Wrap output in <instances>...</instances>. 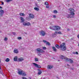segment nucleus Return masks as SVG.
<instances>
[{
	"label": "nucleus",
	"instance_id": "obj_6",
	"mask_svg": "<svg viewBox=\"0 0 79 79\" xmlns=\"http://www.w3.org/2000/svg\"><path fill=\"white\" fill-rule=\"evenodd\" d=\"M32 64H34V65L35 66V67H36V68H41V67L40 65L38 64L34 63H33Z\"/></svg>",
	"mask_w": 79,
	"mask_h": 79
},
{
	"label": "nucleus",
	"instance_id": "obj_51",
	"mask_svg": "<svg viewBox=\"0 0 79 79\" xmlns=\"http://www.w3.org/2000/svg\"><path fill=\"white\" fill-rule=\"evenodd\" d=\"M0 69H1V66L0 65Z\"/></svg>",
	"mask_w": 79,
	"mask_h": 79
},
{
	"label": "nucleus",
	"instance_id": "obj_7",
	"mask_svg": "<svg viewBox=\"0 0 79 79\" xmlns=\"http://www.w3.org/2000/svg\"><path fill=\"white\" fill-rule=\"evenodd\" d=\"M60 59H61V60H63V59H64L65 61H66V58H68L66 56H63V55H60Z\"/></svg>",
	"mask_w": 79,
	"mask_h": 79
},
{
	"label": "nucleus",
	"instance_id": "obj_30",
	"mask_svg": "<svg viewBox=\"0 0 79 79\" xmlns=\"http://www.w3.org/2000/svg\"><path fill=\"white\" fill-rule=\"evenodd\" d=\"M53 13H58V11H57V10H55L54 11Z\"/></svg>",
	"mask_w": 79,
	"mask_h": 79
},
{
	"label": "nucleus",
	"instance_id": "obj_27",
	"mask_svg": "<svg viewBox=\"0 0 79 79\" xmlns=\"http://www.w3.org/2000/svg\"><path fill=\"white\" fill-rule=\"evenodd\" d=\"M71 16L70 15L68 14L67 15V17L68 18H71Z\"/></svg>",
	"mask_w": 79,
	"mask_h": 79
},
{
	"label": "nucleus",
	"instance_id": "obj_38",
	"mask_svg": "<svg viewBox=\"0 0 79 79\" xmlns=\"http://www.w3.org/2000/svg\"><path fill=\"white\" fill-rule=\"evenodd\" d=\"M46 8H49V6H46Z\"/></svg>",
	"mask_w": 79,
	"mask_h": 79
},
{
	"label": "nucleus",
	"instance_id": "obj_2",
	"mask_svg": "<svg viewBox=\"0 0 79 79\" xmlns=\"http://www.w3.org/2000/svg\"><path fill=\"white\" fill-rule=\"evenodd\" d=\"M18 70L19 71L18 72V73L20 75H22V76H26V73L24 72H23L22 71H20V69H18Z\"/></svg>",
	"mask_w": 79,
	"mask_h": 79
},
{
	"label": "nucleus",
	"instance_id": "obj_12",
	"mask_svg": "<svg viewBox=\"0 0 79 79\" xmlns=\"http://www.w3.org/2000/svg\"><path fill=\"white\" fill-rule=\"evenodd\" d=\"M29 17L31 19V18H34V15L32 14H29Z\"/></svg>",
	"mask_w": 79,
	"mask_h": 79
},
{
	"label": "nucleus",
	"instance_id": "obj_26",
	"mask_svg": "<svg viewBox=\"0 0 79 79\" xmlns=\"http://www.w3.org/2000/svg\"><path fill=\"white\" fill-rule=\"evenodd\" d=\"M19 15L20 16H24V15H25L24 13H20Z\"/></svg>",
	"mask_w": 79,
	"mask_h": 79
},
{
	"label": "nucleus",
	"instance_id": "obj_1",
	"mask_svg": "<svg viewBox=\"0 0 79 79\" xmlns=\"http://www.w3.org/2000/svg\"><path fill=\"white\" fill-rule=\"evenodd\" d=\"M55 47L56 48L59 49L60 48L62 51H65L66 50V47L65 46V43H63L60 46L58 44H56Z\"/></svg>",
	"mask_w": 79,
	"mask_h": 79
},
{
	"label": "nucleus",
	"instance_id": "obj_29",
	"mask_svg": "<svg viewBox=\"0 0 79 79\" xmlns=\"http://www.w3.org/2000/svg\"><path fill=\"white\" fill-rule=\"evenodd\" d=\"M11 1V0H6V2L7 3L10 2Z\"/></svg>",
	"mask_w": 79,
	"mask_h": 79
},
{
	"label": "nucleus",
	"instance_id": "obj_8",
	"mask_svg": "<svg viewBox=\"0 0 79 79\" xmlns=\"http://www.w3.org/2000/svg\"><path fill=\"white\" fill-rule=\"evenodd\" d=\"M0 17L2 16L3 13H4V11L0 9Z\"/></svg>",
	"mask_w": 79,
	"mask_h": 79
},
{
	"label": "nucleus",
	"instance_id": "obj_21",
	"mask_svg": "<svg viewBox=\"0 0 79 79\" xmlns=\"http://www.w3.org/2000/svg\"><path fill=\"white\" fill-rule=\"evenodd\" d=\"M74 15H72L71 14L70 15V16H71V17H70V18H73L74 17Z\"/></svg>",
	"mask_w": 79,
	"mask_h": 79
},
{
	"label": "nucleus",
	"instance_id": "obj_16",
	"mask_svg": "<svg viewBox=\"0 0 79 79\" xmlns=\"http://www.w3.org/2000/svg\"><path fill=\"white\" fill-rule=\"evenodd\" d=\"M38 71H39L38 72V74L39 75H40V74H42V71H41V70L38 69Z\"/></svg>",
	"mask_w": 79,
	"mask_h": 79
},
{
	"label": "nucleus",
	"instance_id": "obj_50",
	"mask_svg": "<svg viewBox=\"0 0 79 79\" xmlns=\"http://www.w3.org/2000/svg\"><path fill=\"white\" fill-rule=\"evenodd\" d=\"M67 66H69V64H67Z\"/></svg>",
	"mask_w": 79,
	"mask_h": 79
},
{
	"label": "nucleus",
	"instance_id": "obj_9",
	"mask_svg": "<svg viewBox=\"0 0 79 79\" xmlns=\"http://www.w3.org/2000/svg\"><path fill=\"white\" fill-rule=\"evenodd\" d=\"M66 61H70V63H73V60H71V59H70L68 58H66Z\"/></svg>",
	"mask_w": 79,
	"mask_h": 79
},
{
	"label": "nucleus",
	"instance_id": "obj_45",
	"mask_svg": "<svg viewBox=\"0 0 79 79\" xmlns=\"http://www.w3.org/2000/svg\"><path fill=\"white\" fill-rule=\"evenodd\" d=\"M49 28H50V29H52V28L51 27H50Z\"/></svg>",
	"mask_w": 79,
	"mask_h": 79
},
{
	"label": "nucleus",
	"instance_id": "obj_32",
	"mask_svg": "<svg viewBox=\"0 0 79 79\" xmlns=\"http://www.w3.org/2000/svg\"><path fill=\"white\" fill-rule=\"evenodd\" d=\"M35 61H39V59L37 58H35Z\"/></svg>",
	"mask_w": 79,
	"mask_h": 79
},
{
	"label": "nucleus",
	"instance_id": "obj_13",
	"mask_svg": "<svg viewBox=\"0 0 79 79\" xmlns=\"http://www.w3.org/2000/svg\"><path fill=\"white\" fill-rule=\"evenodd\" d=\"M53 68V66L52 65H48V69H52V68Z\"/></svg>",
	"mask_w": 79,
	"mask_h": 79
},
{
	"label": "nucleus",
	"instance_id": "obj_15",
	"mask_svg": "<svg viewBox=\"0 0 79 79\" xmlns=\"http://www.w3.org/2000/svg\"><path fill=\"white\" fill-rule=\"evenodd\" d=\"M14 53H18V50L17 49H15L14 50Z\"/></svg>",
	"mask_w": 79,
	"mask_h": 79
},
{
	"label": "nucleus",
	"instance_id": "obj_47",
	"mask_svg": "<svg viewBox=\"0 0 79 79\" xmlns=\"http://www.w3.org/2000/svg\"><path fill=\"white\" fill-rule=\"evenodd\" d=\"M25 34H26V35L27 34V32H25Z\"/></svg>",
	"mask_w": 79,
	"mask_h": 79
},
{
	"label": "nucleus",
	"instance_id": "obj_34",
	"mask_svg": "<svg viewBox=\"0 0 79 79\" xmlns=\"http://www.w3.org/2000/svg\"><path fill=\"white\" fill-rule=\"evenodd\" d=\"M8 40V38L6 37H5V38L4 39V40L5 41H6Z\"/></svg>",
	"mask_w": 79,
	"mask_h": 79
},
{
	"label": "nucleus",
	"instance_id": "obj_3",
	"mask_svg": "<svg viewBox=\"0 0 79 79\" xmlns=\"http://www.w3.org/2000/svg\"><path fill=\"white\" fill-rule=\"evenodd\" d=\"M60 29V27L58 26H53L52 27V30L54 31H59Z\"/></svg>",
	"mask_w": 79,
	"mask_h": 79
},
{
	"label": "nucleus",
	"instance_id": "obj_53",
	"mask_svg": "<svg viewBox=\"0 0 79 79\" xmlns=\"http://www.w3.org/2000/svg\"><path fill=\"white\" fill-rule=\"evenodd\" d=\"M2 73H3V72H2L1 73V74H2Z\"/></svg>",
	"mask_w": 79,
	"mask_h": 79
},
{
	"label": "nucleus",
	"instance_id": "obj_18",
	"mask_svg": "<svg viewBox=\"0 0 79 79\" xmlns=\"http://www.w3.org/2000/svg\"><path fill=\"white\" fill-rule=\"evenodd\" d=\"M40 53H45V51L44 50H43V49H40Z\"/></svg>",
	"mask_w": 79,
	"mask_h": 79
},
{
	"label": "nucleus",
	"instance_id": "obj_25",
	"mask_svg": "<svg viewBox=\"0 0 79 79\" xmlns=\"http://www.w3.org/2000/svg\"><path fill=\"white\" fill-rule=\"evenodd\" d=\"M34 10H36V11H39V9L37 7H35L34 8Z\"/></svg>",
	"mask_w": 79,
	"mask_h": 79
},
{
	"label": "nucleus",
	"instance_id": "obj_40",
	"mask_svg": "<svg viewBox=\"0 0 79 79\" xmlns=\"http://www.w3.org/2000/svg\"><path fill=\"white\" fill-rule=\"evenodd\" d=\"M12 33H13V34L14 35H16V33H15V32H13Z\"/></svg>",
	"mask_w": 79,
	"mask_h": 79
},
{
	"label": "nucleus",
	"instance_id": "obj_54",
	"mask_svg": "<svg viewBox=\"0 0 79 79\" xmlns=\"http://www.w3.org/2000/svg\"><path fill=\"white\" fill-rule=\"evenodd\" d=\"M58 61H59V60H58Z\"/></svg>",
	"mask_w": 79,
	"mask_h": 79
},
{
	"label": "nucleus",
	"instance_id": "obj_36",
	"mask_svg": "<svg viewBox=\"0 0 79 79\" xmlns=\"http://www.w3.org/2000/svg\"><path fill=\"white\" fill-rule=\"evenodd\" d=\"M43 50H46V47H43Z\"/></svg>",
	"mask_w": 79,
	"mask_h": 79
},
{
	"label": "nucleus",
	"instance_id": "obj_44",
	"mask_svg": "<svg viewBox=\"0 0 79 79\" xmlns=\"http://www.w3.org/2000/svg\"><path fill=\"white\" fill-rule=\"evenodd\" d=\"M3 8V7H1V6H0V9H2Z\"/></svg>",
	"mask_w": 79,
	"mask_h": 79
},
{
	"label": "nucleus",
	"instance_id": "obj_39",
	"mask_svg": "<svg viewBox=\"0 0 79 79\" xmlns=\"http://www.w3.org/2000/svg\"><path fill=\"white\" fill-rule=\"evenodd\" d=\"M53 16V18H56V15H54Z\"/></svg>",
	"mask_w": 79,
	"mask_h": 79
},
{
	"label": "nucleus",
	"instance_id": "obj_4",
	"mask_svg": "<svg viewBox=\"0 0 79 79\" xmlns=\"http://www.w3.org/2000/svg\"><path fill=\"white\" fill-rule=\"evenodd\" d=\"M69 13H70L71 15H75V13H74V10L73 9L70 8L69 10Z\"/></svg>",
	"mask_w": 79,
	"mask_h": 79
},
{
	"label": "nucleus",
	"instance_id": "obj_52",
	"mask_svg": "<svg viewBox=\"0 0 79 79\" xmlns=\"http://www.w3.org/2000/svg\"><path fill=\"white\" fill-rule=\"evenodd\" d=\"M0 63H1V60L0 59Z\"/></svg>",
	"mask_w": 79,
	"mask_h": 79
},
{
	"label": "nucleus",
	"instance_id": "obj_22",
	"mask_svg": "<svg viewBox=\"0 0 79 79\" xmlns=\"http://www.w3.org/2000/svg\"><path fill=\"white\" fill-rule=\"evenodd\" d=\"M26 19L27 20V21H29V20H31V18L29 17H27Z\"/></svg>",
	"mask_w": 79,
	"mask_h": 79
},
{
	"label": "nucleus",
	"instance_id": "obj_23",
	"mask_svg": "<svg viewBox=\"0 0 79 79\" xmlns=\"http://www.w3.org/2000/svg\"><path fill=\"white\" fill-rule=\"evenodd\" d=\"M5 61L6 62H8L9 61H10V59L8 58H6L5 60Z\"/></svg>",
	"mask_w": 79,
	"mask_h": 79
},
{
	"label": "nucleus",
	"instance_id": "obj_24",
	"mask_svg": "<svg viewBox=\"0 0 79 79\" xmlns=\"http://www.w3.org/2000/svg\"><path fill=\"white\" fill-rule=\"evenodd\" d=\"M31 23L29 22H27L26 23V26H30Z\"/></svg>",
	"mask_w": 79,
	"mask_h": 79
},
{
	"label": "nucleus",
	"instance_id": "obj_43",
	"mask_svg": "<svg viewBox=\"0 0 79 79\" xmlns=\"http://www.w3.org/2000/svg\"><path fill=\"white\" fill-rule=\"evenodd\" d=\"M2 4L1 5H4V3L3 2H2Z\"/></svg>",
	"mask_w": 79,
	"mask_h": 79
},
{
	"label": "nucleus",
	"instance_id": "obj_42",
	"mask_svg": "<svg viewBox=\"0 0 79 79\" xmlns=\"http://www.w3.org/2000/svg\"><path fill=\"white\" fill-rule=\"evenodd\" d=\"M38 55H39V56H40V55H41V54H38Z\"/></svg>",
	"mask_w": 79,
	"mask_h": 79
},
{
	"label": "nucleus",
	"instance_id": "obj_28",
	"mask_svg": "<svg viewBox=\"0 0 79 79\" xmlns=\"http://www.w3.org/2000/svg\"><path fill=\"white\" fill-rule=\"evenodd\" d=\"M23 26H26V23H25L24 22H23Z\"/></svg>",
	"mask_w": 79,
	"mask_h": 79
},
{
	"label": "nucleus",
	"instance_id": "obj_37",
	"mask_svg": "<svg viewBox=\"0 0 79 79\" xmlns=\"http://www.w3.org/2000/svg\"><path fill=\"white\" fill-rule=\"evenodd\" d=\"M58 34V33H57V31H55V35H56V34Z\"/></svg>",
	"mask_w": 79,
	"mask_h": 79
},
{
	"label": "nucleus",
	"instance_id": "obj_33",
	"mask_svg": "<svg viewBox=\"0 0 79 79\" xmlns=\"http://www.w3.org/2000/svg\"><path fill=\"white\" fill-rule=\"evenodd\" d=\"M17 39H18L19 40H21V39H22V38L21 37H18Z\"/></svg>",
	"mask_w": 79,
	"mask_h": 79
},
{
	"label": "nucleus",
	"instance_id": "obj_41",
	"mask_svg": "<svg viewBox=\"0 0 79 79\" xmlns=\"http://www.w3.org/2000/svg\"><path fill=\"white\" fill-rule=\"evenodd\" d=\"M75 54H77V55H78V52H76V53H75Z\"/></svg>",
	"mask_w": 79,
	"mask_h": 79
},
{
	"label": "nucleus",
	"instance_id": "obj_48",
	"mask_svg": "<svg viewBox=\"0 0 79 79\" xmlns=\"http://www.w3.org/2000/svg\"><path fill=\"white\" fill-rule=\"evenodd\" d=\"M68 31H69V29H68Z\"/></svg>",
	"mask_w": 79,
	"mask_h": 79
},
{
	"label": "nucleus",
	"instance_id": "obj_5",
	"mask_svg": "<svg viewBox=\"0 0 79 79\" xmlns=\"http://www.w3.org/2000/svg\"><path fill=\"white\" fill-rule=\"evenodd\" d=\"M40 35L41 36H45L46 34V33L45 32L41 31L40 32Z\"/></svg>",
	"mask_w": 79,
	"mask_h": 79
},
{
	"label": "nucleus",
	"instance_id": "obj_11",
	"mask_svg": "<svg viewBox=\"0 0 79 79\" xmlns=\"http://www.w3.org/2000/svg\"><path fill=\"white\" fill-rule=\"evenodd\" d=\"M24 60V58L23 57H21L20 58H19L18 59V61H23Z\"/></svg>",
	"mask_w": 79,
	"mask_h": 79
},
{
	"label": "nucleus",
	"instance_id": "obj_55",
	"mask_svg": "<svg viewBox=\"0 0 79 79\" xmlns=\"http://www.w3.org/2000/svg\"><path fill=\"white\" fill-rule=\"evenodd\" d=\"M12 0H11V1H12Z\"/></svg>",
	"mask_w": 79,
	"mask_h": 79
},
{
	"label": "nucleus",
	"instance_id": "obj_17",
	"mask_svg": "<svg viewBox=\"0 0 79 79\" xmlns=\"http://www.w3.org/2000/svg\"><path fill=\"white\" fill-rule=\"evenodd\" d=\"M40 48H38L36 49V50L37 52V53H40Z\"/></svg>",
	"mask_w": 79,
	"mask_h": 79
},
{
	"label": "nucleus",
	"instance_id": "obj_46",
	"mask_svg": "<svg viewBox=\"0 0 79 79\" xmlns=\"http://www.w3.org/2000/svg\"><path fill=\"white\" fill-rule=\"evenodd\" d=\"M77 37H78V39H79V35H77Z\"/></svg>",
	"mask_w": 79,
	"mask_h": 79
},
{
	"label": "nucleus",
	"instance_id": "obj_20",
	"mask_svg": "<svg viewBox=\"0 0 79 79\" xmlns=\"http://www.w3.org/2000/svg\"><path fill=\"white\" fill-rule=\"evenodd\" d=\"M14 60L15 61H18V57L17 56L14 57Z\"/></svg>",
	"mask_w": 79,
	"mask_h": 79
},
{
	"label": "nucleus",
	"instance_id": "obj_10",
	"mask_svg": "<svg viewBox=\"0 0 79 79\" xmlns=\"http://www.w3.org/2000/svg\"><path fill=\"white\" fill-rule=\"evenodd\" d=\"M43 42H44V43H46L47 45H48L49 46L50 45V43L47 42V41L45 40H43Z\"/></svg>",
	"mask_w": 79,
	"mask_h": 79
},
{
	"label": "nucleus",
	"instance_id": "obj_49",
	"mask_svg": "<svg viewBox=\"0 0 79 79\" xmlns=\"http://www.w3.org/2000/svg\"><path fill=\"white\" fill-rule=\"evenodd\" d=\"M73 54H75V53L74 52H73Z\"/></svg>",
	"mask_w": 79,
	"mask_h": 79
},
{
	"label": "nucleus",
	"instance_id": "obj_31",
	"mask_svg": "<svg viewBox=\"0 0 79 79\" xmlns=\"http://www.w3.org/2000/svg\"><path fill=\"white\" fill-rule=\"evenodd\" d=\"M45 5H48V2H45Z\"/></svg>",
	"mask_w": 79,
	"mask_h": 79
},
{
	"label": "nucleus",
	"instance_id": "obj_35",
	"mask_svg": "<svg viewBox=\"0 0 79 79\" xmlns=\"http://www.w3.org/2000/svg\"><path fill=\"white\" fill-rule=\"evenodd\" d=\"M57 33L58 34H62L61 32V31H59Z\"/></svg>",
	"mask_w": 79,
	"mask_h": 79
},
{
	"label": "nucleus",
	"instance_id": "obj_14",
	"mask_svg": "<svg viewBox=\"0 0 79 79\" xmlns=\"http://www.w3.org/2000/svg\"><path fill=\"white\" fill-rule=\"evenodd\" d=\"M20 19L21 21V23H24L25 20L22 17H20Z\"/></svg>",
	"mask_w": 79,
	"mask_h": 79
},
{
	"label": "nucleus",
	"instance_id": "obj_19",
	"mask_svg": "<svg viewBox=\"0 0 79 79\" xmlns=\"http://www.w3.org/2000/svg\"><path fill=\"white\" fill-rule=\"evenodd\" d=\"M52 48L53 49V51H54V52H56V51L57 50L56 49V48L54 47H52Z\"/></svg>",
	"mask_w": 79,
	"mask_h": 79
}]
</instances>
